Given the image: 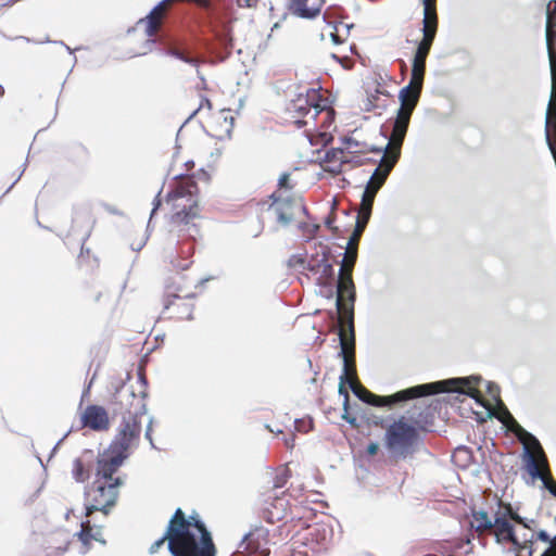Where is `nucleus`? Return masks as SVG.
<instances>
[{
    "instance_id": "f257e3e1",
    "label": "nucleus",
    "mask_w": 556,
    "mask_h": 556,
    "mask_svg": "<svg viewBox=\"0 0 556 556\" xmlns=\"http://www.w3.org/2000/svg\"><path fill=\"white\" fill-rule=\"evenodd\" d=\"M135 392L124 383L115 387V392L110 401L113 415H121V421L116 433L109 445L112 453H118L129 457L131 451L139 445L142 418L147 414V406L142 400L134 403Z\"/></svg>"
},
{
    "instance_id": "f03ea898",
    "label": "nucleus",
    "mask_w": 556,
    "mask_h": 556,
    "mask_svg": "<svg viewBox=\"0 0 556 556\" xmlns=\"http://www.w3.org/2000/svg\"><path fill=\"white\" fill-rule=\"evenodd\" d=\"M481 380L482 378L480 376L451 378L432 383L418 384L388 396L372 393L371 395H367L368 401L366 404L376 407H391L397 403L441 392H456L465 394L473 399L477 403H480L481 393L473 387V384L479 383Z\"/></svg>"
},
{
    "instance_id": "7ed1b4c3",
    "label": "nucleus",
    "mask_w": 556,
    "mask_h": 556,
    "mask_svg": "<svg viewBox=\"0 0 556 556\" xmlns=\"http://www.w3.org/2000/svg\"><path fill=\"white\" fill-rule=\"evenodd\" d=\"M166 200H186V203H175L178 211L172 215V224L177 228L179 235L186 233L189 238L195 239L200 235L195 220L201 217L197 182L191 178L182 180L175 190L167 193Z\"/></svg>"
},
{
    "instance_id": "20e7f679",
    "label": "nucleus",
    "mask_w": 556,
    "mask_h": 556,
    "mask_svg": "<svg viewBox=\"0 0 556 556\" xmlns=\"http://www.w3.org/2000/svg\"><path fill=\"white\" fill-rule=\"evenodd\" d=\"M125 483L122 477H115L114 481L97 480L85 489V509L89 517L93 511H102L108 515L115 506L119 488Z\"/></svg>"
},
{
    "instance_id": "39448f33",
    "label": "nucleus",
    "mask_w": 556,
    "mask_h": 556,
    "mask_svg": "<svg viewBox=\"0 0 556 556\" xmlns=\"http://www.w3.org/2000/svg\"><path fill=\"white\" fill-rule=\"evenodd\" d=\"M424 77L412 71L408 85L403 87L399 92L401 106L397 109L396 117L393 123V134L397 137V141L405 138L410 116L419 101Z\"/></svg>"
},
{
    "instance_id": "423d86ee",
    "label": "nucleus",
    "mask_w": 556,
    "mask_h": 556,
    "mask_svg": "<svg viewBox=\"0 0 556 556\" xmlns=\"http://www.w3.org/2000/svg\"><path fill=\"white\" fill-rule=\"evenodd\" d=\"M384 438L387 447L392 454L406 457L414 451L418 432L414 426L406 422L404 417H401L387 428Z\"/></svg>"
},
{
    "instance_id": "0eeeda50",
    "label": "nucleus",
    "mask_w": 556,
    "mask_h": 556,
    "mask_svg": "<svg viewBox=\"0 0 556 556\" xmlns=\"http://www.w3.org/2000/svg\"><path fill=\"white\" fill-rule=\"evenodd\" d=\"M424 4V38L416 49L412 71L416 70L419 76L424 77L426 71V58L429 54L437 33V14L434 5L430 0H422Z\"/></svg>"
},
{
    "instance_id": "6e6552de",
    "label": "nucleus",
    "mask_w": 556,
    "mask_h": 556,
    "mask_svg": "<svg viewBox=\"0 0 556 556\" xmlns=\"http://www.w3.org/2000/svg\"><path fill=\"white\" fill-rule=\"evenodd\" d=\"M188 521V532L193 535L192 540H187L186 547L191 556H216L217 548L214 544L212 533L206 528L197 513L186 516Z\"/></svg>"
},
{
    "instance_id": "1a4fd4ad",
    "label": "nucleus",
    "mask_w": 556,
    "mask_h": 556,
    "mask_svg": "<svg viewBox=\"0 0 556 556\" xmlns=\"http://www.w3.org/2000/svg\"><path fill=\"white\" fill-rule=\"evenodd\" d=\"M349 332L350 338L349 340L345 338L344 331L340 330L339 332V341H340V351L338 353V356L342 358L343 361V368L342 374L339 378V394L344 397L343 406L349 405V392L346 390V384L350 387V383H354L351 379V375H355V364L354 362L351 364V361L349 358V354L354 355L355 351V334H354V327L353 321L351 320L349 324Z\"/></svg>"
},
{
    "instance_id": "9d476101",
    "label": "nucleus",
    "mask_w": 556,
    "mask_h": 556,
    "mask_svg": "<svg viewBox=\"0 0 556 556\" xmlns=\"http://www.w3.org/2000/svg\"><path fill=\"white\" fill-rule=\"evenodd\" d=\"M405 138H402L397 141V137L393 134L392 138L389 140V142L386 144L384 148H370L369 151L371 152H383V155L380 160V164L374 173L371 174L368 181L377 182L381 179V182L384 184L390 172L396 164L397 160L401 155V147L403 144Z\"/></svg>"
},
{
    "instance_id": "9b49d317",
    "label": "nucleus",
    "mask_w": 556,
    "mask_h": 556,
    "mask_svg": "<svg viewBox=\"0 0 556 556\" xmlns=\"http://www.w3.org/2000/svg\"><path fill=\"white\" fill-rule=\"evenodd\" d=\"M273 202L268 206V212L271 213L278 224L283 227L289 226L294 219V210L299 207L303 213H306L304 205L298 204L293 199L276 197L275 193L270 195Z\"/></svg>"
},
{
    "instance_id": "f8f14e48",
    "label": "nucleus",
    "mask_w": 556,
    "mask_h": 556,
    "mask_svg": "<svg viewBox=\"0 0 556 556\" xmlns=\"http://www.w3.org/2000/svg\"><path fill=\"white\" fill-rule=\"evenodd\" d=\"M125 455L118 453H112L109 448H106L102 455L97 459V469L94 479L105 480V481H114L113 477L115 472L119 469V467L124 464L125 459H127Z\"/></svg>"
},
{
    "instance_id": "ddd939ff",
    "label": "nucleus",
    "mask_w": 556,
    "mask_h": 556,
    "mask_svg": "<svg viewBox=\"0 0 556 556\" xmlns=\"http://www.w3.org/2000/svg\"><path fill=\"white\" fill-rule=\"evenodd\" d=\"M337 300H336V306L339 311L344 309L342 302L344 298L346 296L348 301L350 302V308L349 312L352 314L353 312V305L356 299V292H355V286L352 279V274L350 270L345 273V269L343 267L339 270V277L337 280Z\"/></svg>"
},
{
    "instance_id": "4468645a",
    "label": "nucleus",
    "mask_w": 556,
    "mask_h": 556,
    "mask_svg": "<svg viewBox=\"0 0 556 556\" xmlns=\"http://www.w3.org/2000/svg\"><path fill=\"white\" fill-rule=\"evenodd\" d=\"M81 422L94 431L108 430L110 426L108 412L99 405H88L81 416Z\"/></svg>"
},
{
    "instance_id": "2eb2a0df",
    "label": "nucleus",
    "mask_w": 556,
    "mask_h": 556,
    "mask_svg": "<svg viewBox=\"0 0 556 556\" xmlns=\"http://www.w3.org/2000/svg\"><path fill=\"white\" fill-rule=\"evenodd\" d=\"M165 542L167 543V549L172 556H191L189 549L186 547V543L179 538H175L167 530H165L164 534L150 546L149 553H156Z\"/></svg>"
},
{
    "instance_id": "dca6fc26",
    "label": "nucleus",
    "mask_w": 556,
    "mask_h": 556,
    "mask_svg": "<svg viewBox=\"0 0 556 556\" xmlns=\"http://www.w3.org/2000/svg\"><path fill=\"white\" fill-rule=\"evenodd\" d=\"M324 0H290V12L301 18L312 20L319 13Z\"/></svg>"
},
{
    "instance_id": "f3484780",
    "label": "nucleus",
    "mask_w": 556,
    "mask_h": 556,
    "mask_svg": "<svg viewBox=\"0 0 556 556\" xmlns=\"http://www.w3.org/2000/svg\"><path fill=\"white\" fill-rule=\"evenodd\" d=\"M556 14V0L549 1L546 5V25H545V39L548 53V60H556V20L553 16Z\"/></svg>"
},
{
    "instance_id": "a211bd4d",
    "label": "nucleus",
    "mask_w": 556,
    "mask_h": 556,
    "mask_svg": "<svg viewBox=\"0 0 556 556\" xmlns=\"http://www.w3.org/2000/svg\"><path fill=\"white\" fill-rule=\"evenodd\" d=\"M351 159H348L342 148H332L326 151L321 161V166L325 172L332 175H338L342 172L343 165L350 163Z\"/></svg>"
},
{
    "instance_id": "6ab92c4d",
    "label": "nucleus",
    "mask_w": 556,
    "mask_h": 556,
    "mask_svg": "<svg viewBox=\"0 0 556 556\" xmlns=\"http://www.w3.org/2000/svg\"><path fill=\"white\" fill-rule=\"evenodd\" d=\"M320 255L321 253H316L311 256L307 254H294L288 260V266L302 274L307 270L316 275L320 270Z\"/></svg>"
},
{
    "instance_id": "aec40b11",
    "label": "nucleus",
    "mask_w": 556,
    "mask_h": 556,
    "mask_svg": "<svg viewBox=\"0 0 556 556\" xmlns=\"http://www.w3.org/2000/svg\"><path fill=\"white\" fill-rule=\"evenodd\" d=\"M492 525L493 534L497 544L507 542L509 539H513V535L516 533L514 525L507 520L506 515H502L500 509L494 515Z\"/></svg>"
},
{
    "instance_id": "412c9836",
    "label": "nucleus",
    "mask_w": 556,
    "mask_h": 556,
    "mask_svg": "<svg viewBox=\"0 0 556 556\" xmlns=\"http://www.w3.org/2000/svg\"><path fill=\"white\" fill-rule=\"evenodd\" d=\"M175 538H179L184 542L187 540L193 541V535L188 532V521L186 519L185 513L181 508H177L169 519V522L166 528Z\"/></svg>"
},
{
    "instance_id": "4be33fe9",
    "label": "nucleus",
    "mask_w": 556,
    "mask_h": 556,
    "mask_svg": "<svg viewBox=\"0 0 556 556\" xmlns=\"http://www.w3.org/2000/svg\"><path fill=\"white\" fill-rule=\"evenodd\" d=\"M523 455L527 464V470L529 475L533 479H540L544 485V488L554 496L556 497V482L552 479H547L544 475L541 473L536 460L534 456L531 454L529 448L525 446L523 448Z\"/></svg>"
},
{
    "instance_id": "5701e85b",
    "label": "nucleus",
    "mask_w": 556,
    "mask_h": 556,
    "mask_svg": "<svg viewBox=\"0 0 556 556\" xmlns=\"http://www.w3.org/2000/svg\"><path fill=\"white\" fill-rule=\"evenodd\" d=\"M383 185L384 184L381 182V179L378 180L377 182L367 181L364 192L362 194L361 206H359V210L364 212L365 217L367 215H371L372 205H374L376 194Z\"/></svg>"
},
{
    "instance_id": "b1692460",
    "label": "nucleus",
    "mask_w": 556,
    "mask_h": 556,
    "mask_svg": "<svg viewBox=\"0 0 556 556\" xmlns=\"http://www.w3.org/2000/svg\"><path fill=\"white\" fill-rule=\"evenodd\" d=\"M214 31L217 45L222 50L220 52H217L218 58L220 60H225L230 54L232 49V37L230 34V27L228 24H225L222 30Z\"/></svg>"
},
{
    "instance_id": "393cba45",
    "label": "nucleus",
    "mask_w": 556,
    "mask_h": 556,
    "mask_svg": "<svg viewBox=\"0 0 556 556\" xmlns=\"http://www.w3.org/2000/svg\"><path fill=\"white\" fill-rule=\"evenodd\" d=\"M309 92H312L313 97L316 96L314 89L307 90V94L306 96H303L302 93L299 94L298 98L292 101L289 110L292 111V112L298 113L299 115L304 116V115L308 114L312 111V109L314 108L315 109V115H316L318 113V111H317L316 106L313 104V100L308 99Z\"/></svg>"
},
{
    "instance_id": "a878e982",
    "label": "nucleus",
    "mask_w": 556,
    "mask_h": 556,
    "mask_svg": "<svg viewBox=\"0 0 556 556\" xmlns=\"http://www.w3.org/2000/svg\"><path fill=\"white\" fill-rule=\"evenodd\" d=\"M166 54L167 55H170V56H174L187 64H190L192 66L195 67V73L200 79V84L197 86L198 89H206V81H205V78L204 76L202 75L201 71L199 70V66H200V63L201 61L199 59H195V58H191V56H188L187 54H185L184 52L177 50V49H168L166 51Z\"/></svg>"
},
{
    "instance_id": "bb28decb",
    "label": "nucleus",
    "mask_w": 556,
    "mask_h": 556,
    "mask_svg": "<svg viewBox=\"0 0 556 556\" xmlns=\"http://www.w3.org/2000/svg\"><path fill=\"white\" fill-rule=\"evenodd\" d=\"M549 68H551V78H552V91H551V98L547 106L546 112V131L548 130L549 122L552 118V115H556V60L552 58V61H549Z\"/></svg>"
},
{
    "instance_id": "cd10ccee",
    "label": "nucleus",
    "mask_w": 556,
    "mask_h": 556,
    "mask_svg": "<svg viewBox=\"0 0 556 556\" xmlns=\"http://www.w3.org/2000/svg\"><path fill=\"white\" fill-rule=\"evenodd\" d=\"M472 518L471 527L475 528L477 532L483 533L493 529V518H491L485 510H472Z\"/></svg>"
},
{
    "instance_id": "c85d7f7f",
    "label": "nucleus",
    "mask_w": 556,
    "mask_h": 556,
    "mask_svg": "<svg viewBox=\"0 0 556 556\" xmlns=\"http://www.w3.org/2000/svg\"><path fill=\"white\" fill-rule=\"evenodd\" d=\"M144 23L146 24V35L149 37V39L146 40V50L141 52V54H146L148 51L152 50V47L155 43L154 39H151L153 37L157 29H159V22L156 16H146V18H141L138 24Z\"/></svg>"
},
{
    "instance_id": "c756f323",
    "label": "nucleus",
    "mask_w": 556,
    "mask_h": 556,
    "mask_svg": "<svg viewBox=\"0 0 556 556\" xmlns=\"http://www.w3.org/2000/svg\"><path fill=\"white\" fill-rule=\"evenodd\" d=\"M370 216L371 215H367L365 217L364 212L358 210L357 218H356V223H355V228H354V231H353L352 236L349 239L346 249H349L350 247H356L357 245L358 240H359L363 231L365 230V228L367 226V223L369 222Z\"/></svg>"
},
{
    "instance_id": "7c9ffc66",
    "label": "nucleus",
    "mask_w": 556,
    "mask_h": 556,
    "mask_svg": "<svg viewBox=\"0 0 556 556\" xmlns=\"http://www.w3.org/2000/svg\"><path fill=\"white\" fill-rule=\"evenodd\" d=\"M319 264H320V270H319L320 276L317 279L318 283H321L320 281L323 279H325L326 281L332 280L334 278V269H333L332 264H330L328 261V252L326 250H323V252H321Z\"/></svg>"
},
{
    "instance_id": "2f4dec72",
    "label": "nucleus",
    "mask_w": 556,
    "mask_h": 556,
    "mask_svg": "<svg viewBox=\"0 0 556 556\" xmlns=\"http://www.w3.org/2000/svg\"><path fill=\"white\" fill-rule=\"evenodd\" d=\"M77 535L83 543L80 554H86L88 552V544L90 539L98 540L94 535L91 534V528L88 520L86 522H81V530L77 533Z\"/></svg>"
},
{
    "instance_id": "473e14b6",
    "label": "nucleus",
    "mask_w": 556,
    "mask_h": 556,
    "mask_svg": "<svg viewBox=\"0 0 556 556\" xmlns=\"http://www.w3.org/2000/svg\"><path fill=\"white\" fill-rule=\"evenodd\" d=\"M73 478L76 482L83 483L89 478V472L85 469L80 458H75L72 469Z\"/></svg>"
},
{
    "instance_id": "72a5a7b5",
    "label": "nucleus",
    "mask_w": 556,
    "mask_h": 556,
    "mask_svg": "<svg viewBox=\"0 0 556 556\" xmlns=\"http://www.w3.org/2000/svg\"><path fill=\"white\" fill-rule=\"evenodd\" d=\"M346 253L344 254V257L341 262V267H343L345 269V273H348L350 270V273L352 274V268L356 262V257H357V251H356V247H350L349 249H346Z\"/></svg>"
},
{
    "instance_id": "f704fd0d",
    "label": "nucleus",
    "mask_w": 556,
    "mask_h": 556,
    "mask_svg": "<svg viewBox=\"0 0 556 556\" xmlns=\"http://www.w3.org/2000/svg\"><path fill=\"white\" fill-rule=\"evenodd\" d=\"M507 542H509L514 546L515 556H522L521 553L526 549L527 543H533L534 542V535H531L530 539H525L522 542L519 541L516 533L513 535V539H509Z\"/></svg>"
},
{
    "instance_id": "c9c22d12",
    "label": "nucleus",
    "mask_w": 556,
    "mask_h": 556,
    "mask_svg": "<svg viewBox=\"0 0 556 556\" xmlns=\"http://www.w3.org/2000/svg\"><path fill=\"white\" fill-rule=\"evenodd\" d=\"M350 388L354 395L358 397L362 402L366 403L368 401L367 395H371L372 393L368 391L366 388H364L361 384L350 383Z\"/></svg>"
},
{
    "instance_id": "e433bc0d",
    "label": "nucleus",
    "mask_w": 556,
    "mask_h": 556,
    "mask_svg": "<svg viewBox=\"0 0 556 556\" xmlns=\"http://www.w3.org/2000/svg\"><path fill=\"white\" fill-rule=\"evenodd\" d=\"M290 477L288 469H282L274 479V488L280 489L283 488Z\"/></svg>"
},
{
    "instance_id": "4c0bfd02",
    "label": "nucleus",
    "mask_w": 556,
    "mask_h": 556,
    "mask_svg": "<svg viewBox=\"0 0 556 556\" xmlns=\"http://www.w3.org/2000/svg\"><path fill=\"white\" fill-rule=\"evenodd\" d=\"M343 142L348 146V149H353L351 152L364 151L365 144H361L358 141L351 137L343 138Z\"/></svg>"
},
{
    "instance_id": "58836bf2",
    "label": "nucleus",
    "mask_w": 556,
    "mask_h": 556,
    "mask_svg": "<svg viewBox=\"0 0 556 556\" xmlns=\"http://www.w3.org/2000/svg\"><path fill=\"white\" fill-rule=\"evenodd\" d=\"M502 515H506L507 520L515 521L516 523L520 525V522H523V517L514 511L510 506H508L505 511H502Z\"/></svg>"
},
{
    "instance_id": "ea45409f",
    "label": "nucleus",
    "mask_w": 556,
    "mask_h": 556,
    "mask_svg": "<svg viewBox=\"0 0 556 556\" xmlns=\"http://www.w3.org/2000/svg\"><path fill=\"white\" fill-rule=\"evenodd\" d=\"M161 193H162V188L159 190V192L156 193V195H155V198H154V200L152 202L153 207H152V211H151V214H150V219L148 222V228H150L152 218H153L154 214L156 213V211L161 206V203H162V201H161Z\"/></svg>"
},
{
    "instance_id": "a19ab883",
    "label": "nucleus",
    "mask_w": 556,
    "mask_h": 556,
    "mask_svg": "<svg viewBox=\"0 0 556 556\" xmlns=\"http://www.w3.org/2000/svg\"><path fill=\"white\" fill-rule=\"evenodd\" d=\"M342 419H344L352 427H358L356 418L349 413V405L343 406Z\"/></svg>"
},
{
    "instance_id": "79ce46f5",
    "label": "nucleus",
    "mask_w": 556,
    "mask_h": 556,
    "mask_svg": "<svg viewBox=\"0 0 556 556\" xmlns=\"http://www.w3.org/2000/svg\"><path fill=\"white\" fill-rule=\"evenodd\" d=\"M294 426L298 431H307L312 427V420L295 419Z\"/></svg>"
},
{
    "instance_id": "37998d69",
    "label": "nucleus",
    "mask_w": 556,
    "mask_h": 556,
    "mask_svg": "<svg viewBox=\"0 0 556 556\" xmlns=\"http://www.w3.org/2000/svg\"><path fill=\"white\" fill-rule=\"evenodd\" d=\"M152 422H153V418L149 417V421H148L147 427H146L144 437L149 441L151 447L155 448V445H154V442H153V439H152Z\"/></svg>"
},
{
    "instance_id": "c03bdc74",
    "label": "nucleus",
    "mask_w": 556,
    "mask_h": 556,
    "mask_svg": "<svg viewBox=\"0 0 556 556\" xmlns=\"http://www.w3.org/2000/svg\"><path fill=\"white\" fill-rule=\"evenodd\" d=\"M203 108H207L208 110L212 109L211 101L207 98H205V97H203L201 99V103H200L199 108L195 111L192 112V114L189 116L188 119H191Z\"/></svg>"
},
{
    "instance_id": "a18cd8bd",
    "label": "nucleus",
    "mask_w": 556,
    "mask_h": 556,
    "mask_svg": "<svg viewBox=\"0 0 556 556\" xmlns=\"http://www.w3.org/2000/svg\"><path fill=\"white\" fill-rule=\"evenodd\" d=\"M139 381L140 383L142 384L143 387V390H140V395H141V399L140 400H144V397L147 396V392H146V387H147V380H146V377L142 375V374H139ZM139 399H137L135 396V400H134V403H136Z\"/></svg>"
},
{
    "instance_id": "49530a36",
    "label": "nucleus",
    "mask_w": 556,
    "mask_h": 556,
    "mask_svg": "<svg viewBox=\"0 0 556 556\" xmlns=\"http://www.w3.org/2000/svg\"><path fill=\"white\" fill-rule=\"evenodd\" d=\"M240 8H255L258 0H236Z\"/></svg>"
},
{
    "instance_id": "de8ad7c7",
    "label": "nucleus",
    "mask_w": 556,
    "mask_h": 556,
    "mask_svg": "<svg viewBox=\"0 0 556 556\" xmlns=\"http://www.w3.org/2000/svg\"><path fill=\"white\" fill-rule=\"evenodd\" d=\"M536 539L542 542L549 543L551 545L553 544V539H551L545 530H540L536 534Z\"/></svg>"
},
{
    "instance_id": "09e8293b",
    "label": "nucleus",
    "mask_w": 556,
    "mask_h": 556,
    "mask_svg": "<svg viewBox=\"0 0 556 556\" xmlns=\"http://www.w3.org/2000/svg\"><path fill=\"white\" fill-rule=\"evenodd\" d=\"M289 178H290V175H289L288 173H283V174L279 177V180H278V185H279V187H281V188H290V187L288 186Z\"/></svg>"
},
{
    "instance_id": "8fccbe9b",
    "label": "nucleus",
    "mask_w": 556,
    "mask_h": 556,
    "mask_svg": "<svg viewBox=\"0 0 556 556\" xmlns=\"http://www.w3.org/2000/svg\"><path fill=\"white\" fill-rule=\"evenodd\" d=\"M379 450V444L377 442H370L367 446V453L369 455H376Z\"/></svg>"
},
{
    "instance_id": "3c124183",
    "label": "nucleus",
    "mask_w": 556,
    "mask_h": 556,
    "mask_svg": "<svg viewBox=\"0 0 556 556\" xmlns=\"http://www.w3.org/2000/svg\"><path fill=\"white\" fill-rule=\"evenodd\" d=\"M534 523L533 519H527L523 517V522H520V525L527 529H532V525Z\"/></svg>"
},
{
    "instance_id": "603ef678",
    "label": "nucleus",
    "mask_w": 556,
    "mask_h": 556,
    "mask_svg": "<svg viewBox=\"0 0 556 556\" xmlns=\"http://www.w3.org/2000/svg\"><path fill=\"white\" fill-rule=\"evenodd\" d=\"M330 37H331V40L334 45H339L342 42L340 36L338 35V33H331L330 34Z\"/></svg>"
},
{
    "instance_id": "864d4df0",
    "label": "nucleus",
    "mask_w": 556,
    "mask_h": 556,
    "mask_svg": "<svg viewBox=\"0 0 556 556\" xmlns=\"http://www.w3.org/2000/svg\"><path fill=\"white\" fill-rule=\"evenodd\" d=\"M523 552H527L526 556H532L533 555V543H527V547Z\"/></svg>"
},
{
    "instance_id": "5fc2aeb1",
    "label": "nucleus",
    "mask_w": 556,
    "mask_h": 556,
    "mask_svg": "<svg viewBox=\"0 0 556 556\" xmlns=\"http://www.w3.org/2000/svg\"><path fill=\"white\" fill-rule=\"evenodd\" d=\"M541 556H556L554 547H547Z\"/></svg>"
},
{
    "instance_id": "6e6d98bb",
    "label": "nucleus",
    "mask_w": 556,
    "mask_h": 556,
    "mask_svg": "<svg viewBox=\"0 0 556 556\" xmlns=\"http://www.w3.org/2000/svg\"><path fill=\"white\" fill-rule=\"evenodd\" d=\"M55 43H60L61 46L65 47V49L68 51V53H73L74 50H72L68 46H66L63 41H55Z\"/></svg>"
},
{
    "instance_id": "4d7b16f0",
    "label": "nucleus",
    "mask_w": 556,
    "mask_h": 556,
    "mask_svg": "<svg viewBox=\"0 0 556 556\" xmlns=\"http://www.w3.org/2000/svg\"><path fill=\"white\" fill-rule=\"evenodd\" d=\"M509 418L511 419V422L514 424L515 428H517L520 431H523V429L519 426V424H517V421L511 416H509Z\"/></svg>"
},
{
    "instance_id": "13d9d810",
    "label": "nucleus",
    "mask_w": 556,
    "mask_h": 556,
    "mask_svg": "<svg viewBox=\"0 0 556 556\" xmlns=\"http://www.w3.org/2000/svg\"><path fill=\"white\" fill-rule=\"evenodd\" d=\"M67 434H68V432H67V433H65V434H64V437H63V438H62V439H61V440H60V441H59V442L53 446L52 453H54V452L56 451L58 446H59V445H60V443L63 441V439L67 437Z\"/></svg>"
},
{
    "instance_id": "bf43d9fd",
    "label": "nucleus",
    "mask_w": 556,
    "mask_h": 556,
    "mask_svg": "<svg viewBox=\"0 0 556 556\" xmlns=\"http://www.w3.org/2000/svg\"><path fill=\"white\" fill-rule=\"evenodd\" d=\"M250 536V533L245 534L243 538H242V541L240 543V547H242L244 544H245V541L248 540V538Z\"/></svg>"
},
{
    "instance_id": "052dcab7",
    "label": "nucleus",
    "mask_w": 556,
    "mask_h": 556,
    "mask_svg": "<svg viewBox=\"0 0 556 556\" xmlns=\"http://www.w3.org/2000/svg\"><path fill=\"white\" fill-rule=\"evenodd\" d=\"M548 547H554V552H555V554H556V535H555V536H554V539H553V544H552V545H549Z\"/></svg>"
},
{
    "instance_id": "680f3d73",
    "label": "nucleus",
    "mask_w": 556,
    "mask_h": 556,
    "mask_svg": "<svg viewBox=\"0 0 556 556\" xmlns=\"http://www.w3.org/2000/svg\"><path fill=\"white\" fill-rule=\"evenodd\" d=\"M325 223L329 228H331L332 219L330 217H328Z\"/></svg>"
},
{
    "instance_id": "e2e57ef3",
    "label": "nucleus",
    "mask_w": 556,
    "mask_h": 556,
    "mask_svg": "<svg viewBox=\"0 0 556 556\" xmlns=\"http://www.w3.org/2000/svg\"><path fill=\"white\" fill-rule=\"evenodd\" d=\"M344 27L346 31H350V29L353 27V24H345Z\"/></svg>"
},
{
    "instance_id": "0e129e2a",
    "label": "nucleus",
    "mask_w": 556,
    "mask_h": 556,
    "mask_svg": "<svg viewBox=\"0 0 556 556\" xmlns=\"http://www.w3.org/2000/svg\"><path fill=\"white\" fill-rule=\"evenodd\" d=\"M188 311H189V314L187 315V319H192L191 308L188 307Z\"/></svg>"
},
{
    "instance_id": "69168bd1",
    "label": "nucleus",
    "mask_w": 556,
    "mask_h": 556,
    "mask_svg": "<svg viewBox=\"0 0 556 556\" xmlns=\"http://www.w3.org/2000/svg\"><path fill=\"white\" fill-rule=\"evenodd\" d=\"M4 93V88L2 85H0V96H2Z\"/></svg>"
},
{
    "instance_id": "338daca9",
    "label": "nucleus",
    "mask_w": 556,
    "mask_h": 556,
    "mask_svg": "<svg viewBox=\"0 0 556 556\" xmlns=\"http://www.w3.org/2000/svg\"><path fill=\"white\" fill-rule=\"evenodd\" d=\"M391 136H393V134ZM384 138L388 139V141H389L392 137L389 138L388 135H384Z\"/></svg>"
},
{
    "instance_id": "774afa93",
    "label": "nucleus",
    "mask_w": 556,
    "mask_h": 556,
    "mask_svg": "<svg viewBox=\"0 0 556 556\" xmlns=\"http://www.w3.org/2000/svg\"><path fill=\"white\" fill-rule=\"evenodd\" d=\"M391 136H393V134ZM384 138L388 139V141H389L392 137L389 138L388 135H384Z\"/></svg>"
}]
</instances>
